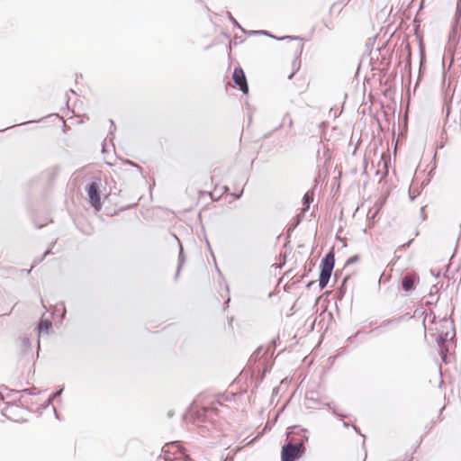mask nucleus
I'll list each match as a JSON object with an SVG mask.
<instances>
[{
	"label": "nucleus",
	"instance_id": "nucleus-3",
	"mask_svg": "<svg viewBox=\"0 0 461 461\" xmlns=\"http://www.w3.org/2000/svg\"><path fill=\"white\" fill-rule=\"evenodd\" d=\"M100 182L101 180L98 178L89 183L86 187L89 203L95 210L101 208Z\"/></svg>",
	"mask_w": 461,
	"mask_h": 461
},
{
	"label": "nucleus",
	"instance_id": "nucleus-5",
	"mask_svg": "<svg viewBox=\"0 0 461 461\" xmlns=\"http://www.w3.org/2000/svg\"><path fill=\"white\" fill-rule=\"evenodd\" d=\"M233 81L237 86H239L240 89L247 94L249 92V86L247 84L246 77L244 71L240 68H236L233 72Z\"/></svg>",
	"mask_w": 461,
	"mask_h": 461
},
{
	"label": "nucleus",
	"instance_id": "nucleus-2",
	"mask_svg": "<svg viewBox=\"0 0 461 461\" xmlns=\"http://www.w3.org/2000/svg\"><path fill=\"white\" fill-rule=\"evenodd\" d=\"M334 262L335 259L332 253H328L321 260V274L319 278V285L321 289L327 285L330 278L331 272L334 267Z\"/></svg>",
	"mask_w": 461,
	"mask_h": 461
},
{
	"label": "nucleus",
	"instance_id": "nucleus-7",
	"mask_svg": "<svg viewBox=\"0 0 461 461\" xmlns=\"http://www.w3.org/2000/svg\"><path fill=\"white\" fill-rule=\"evenodd\" d=\"M313 198H314L313 191L306 192V194H304L303 199L304 207L303 208L302 213H304L308 210L310 204L313 202Z\"/></svg>",
	"mask_w": 461,
	"mask_h": 461
},
{
	"label": "nucleus",
	"instance_id": "nucleus-8",
	"mask_svg": "<svg viewBox=\"0 0 461 461\" xmlns=\"http://www.w3.org/2000/svg\"><path fill=\"white\" fill-rule=\"evenodd\" d=\"M51 326H52V323L50 321L41 320L38 326L39 333L41 334L43 331L48 333L49 330L51 328Z\"/></svg>",
	"mask_w": 461,
	"mask_h": 461
},
{
	"label": "nucleus",
	"instance_id": "nucleus-9",
	"mask_svg": "<svg viewBox=\"0 0 461 461\" xmlns=\"http://www.w3.org/2000/svg\"><path fill=\"white\" fill-rule=\"evenodd\" d=\"M265 351H264V348L262 347H259L252 355L251 357H253L254 359H257V358H259L261 357L262 354H264Z\"/></svg>",
	"mask_w": 461,
	"mask_h": 461
},
{
	"label": "nucleus",
	"instance_id": "nucleus-15",
	"mask_svg": "<svg viewBox=\"0 0 461 461\" xmlns=\"http://www.w3.org/2000/svg\"><path fill=\"white\" fill-rule=\"evenodd\" d=\"M226 399H227V397H221V399H219L220 404H222L223 401H225Z\"/></svg>",
	"mask_w": 461,
	"mask_h": 461
},
{
	"label": "nucleus",
	"instance_id": "nucleus-19",
	"mask_svg": "<svg viewBox=\"0 0 461 461\" xmlns=\"http://www.w3.org/2000/svg\"><path fill=\"white\" fill-rule=\"evenodd\" d=\"M128 163L132 165V166H136L133 162L129 161Z\"/></svg>",
	"mask_w": 461,
	"mask_h": 461
},
{
	"label": "nucleus",
	"instance_id": "nucleus-12",
	"mask_svg": "<svg viewBox=\"0 0 461 461\" xmlns=\"http://www.w3.org/2000/svg\"><path fill=\"white\" fill-rule=\"evenodd\" d=\"M286 119H288V127H289V128H292V126H293V120L288 116V114H286V115L284 117V121H285Z\"/></svg>",
	"mask_w": 461,
	"mask_h": 461
},
{
	"label": "nucleus",
	"instance_id": "nucleus-6",
	"mask_svg": "<svg viewBox=\"0 0 461 461\" xmlns=\"http://www.w3.org/2000/svg\"><path fill=\"white\" fill-rule=\"evenodd\" d=\"M419 280V277L415 274H407L402 277V286L406 292H410L414 289L415 282Z\"/></svg>",
	"mask_w": 461,
	"mask_h": 461
},
{
	"label": "nucleus",
	"instance_id": "nucleus-1",
	"mask_svg": "<svg viewBox=\"0 0 461 461\" xmlns=\"http://www.w3.org/2000/svg\"><path fill=\"white\" fill-rule=\"evenodd\" d=\"M161 456L165 461H193L185 454L178 441L169 442L164 445Z\"/></svg>",
	"mask_w": 461,
	"mask_h": 461
},
{
	"label": "nucleus",
	"instance_id": "nucleus-16",
	"mask_svg": "<svg viewBox=\"0 0 461 461\" xmlns=\"http://www.w3.org/2000/svg\"><path fill=\"white\" fill-rule=\"evenodd\" d=\"M61 392H62V389H61V390H59V392H57V393L54 394V397H57V396H59V395H60Z\"/></svg>",
	"mask_w": 461,
	"mask_h": 461
},
{
	"label": "nucleus",
	"instance_id": "nucleus-14",
	"mask_svg": "<svg viewBox=\"0 0 461 461\" xmlns=\"http://www.w3.org/2000/svg\"><path fill=\"white\" fill-rule=\"evenodd\" d=\"M302 50H303V45H302V44H299V45H298V47H297L296 51H297L299 54H301Z\"/></svg>",
	"mask_w": 461,
	"mask_h": 461
},
{
	"label": "nucleus",
	"instance_id": "nucleus-17",
	"mask_svg": "<svg viewBox=\"0 0 461 461\" xmlns=\"http://www.w3.org/2000/svg\"><path fill=\"white\" fill-rule=\"evenodd\" d=\"M300 221H301V218H300V215H298L295 225H297L300 222Z\"/></svg>",
	"mask_w": 461,
	"mask_h": 461
},
{
	"label": "nucleus",
	"instance_id": "nucleus-13",
	"mask_svg": "<svg viewBox=\"0 0 461 461\" xmlns=\"http://www.w3.org/2000/svg\"><path fill=\"white\" fill-rule=\"evenodd\" d=\"M229 18L230 20L231 21V23L235 25V26H238L239 28H240V24L238 23V22L231 16L230 14H229Z\"/></svg>",
	"mask_w": 461,
	"mask_h": 461
},
{
	"label": "nucleus",
	"instance_id": "nucleus-10",
	"mask_svg": "<svg viewBox=\"0 0 461 461\" xmlns=\"http://www.w3.org/2000/svg\"><path fill=\"white\" fill-rule=\"evenodd\" d=\"M358 260H359V256L355 255L348 259L347 265L354 264V263L357 262Z\"/></svg>",
	"mask_w": 461,
	"mask_h": 461
},
{
	"label": "nucleus",
	"instance_id": "nucleus-18",
	"mask_svg": "<svg viewBox=\"0 0 461 461\" xmlns=\"http://www.w3.org/2000/svg\"><path fill=\"white\" fill-rule=\"evenodd\" d=\"M284 39H294V37H290V36H286V37H284ZM280 40H283V38H281Z\"/></svg>",
	"mask_w": 461,
	"mask_h": 461
},
{
	"label": "nucleus",
	"instance_id": "nucleus-11",
	"mask_svg": "<svg viewBox=\"0 0 461 461\" xmlns=\"http://www.w3.org/2000/svg\"><path fill=\"white\" fill-rule=\"evenodd\" d=\"M184 261V258H183V248L182 246L180 245V252H179V267H178V269L180 268L182 263Z\"/></svg>",
	"mask_w": 461,
	"mask_h": 461
},
{
	"label": "nucleus",
	"instance_id": "nucleus-4",
	"mask_svg": "<svg viewBox=\"0 0 461 461\" xmlns=\"http://www.w3.org/2000/svg\"><path fill=\"white\" fill-rule=\"evenodd\" d=\"M302 452H303V447L302 443H288L282 448V461H294Z\"/></svg>",
	"mask_w": 461,
	"mask_h": 461
}]
</instances>
